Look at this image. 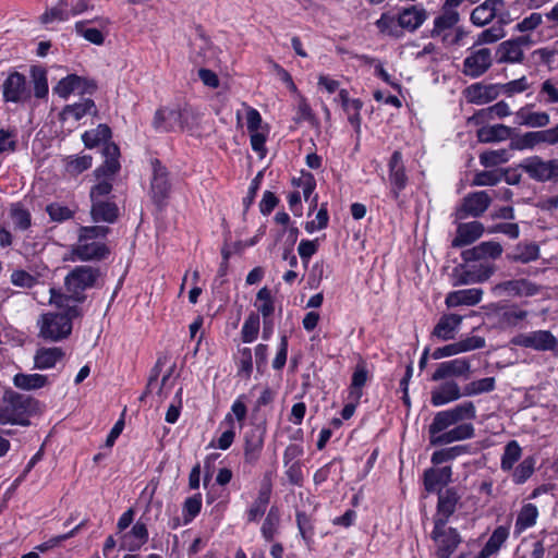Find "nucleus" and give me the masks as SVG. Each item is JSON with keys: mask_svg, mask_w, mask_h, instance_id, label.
Wrapping results in <instances>:
<instances>
[{"mask_svg": "<svg viewBox=\"0 0 558 558\" xmlns=\"http://www.w3.org/2000/svg\"><path fill=\"white\" fill-rule=\"evenodd\" d=\"M475 417L476 408L472 401L436 413L428 427L430 444L445 445L472 438L474 426L471 421Z\"/></svg>", "mask_w": 558, "mask_h": 558, "instance_id": "nucleus-1", "label": "nucleus"}, {"mask_svg": "<svg viewBox=\"0 0 558 558\" xmlns=\"http://www.w3.org/2000/svg\"><path fill=\"white\" fill-rule=\"evenodd\" d=\"M49 293V303L63 312L41 314L37 320L38 337L46 341L58 342L71 335L72 320L81 316V308L76 304H69L70 299L54 288H50Z\"/></svg>", "mask_w": 558, "mask_h": 558, "instance_id": "nucleus-2", "label": "nucleus"}, {"mask_svg": "<svg viewBox=\"0 0 558 558\" xmlns=\"http://www.w3.org/2000/svg\"><path fill=\"white\" fill-rule=\"evenodd\" d=\"M110 232L109 227H81L77 241L72 245L71 253L80 260H100L109 255L105 241Z\"/></svg>", "mask_w": 558, "mask_h": 558, "instance_id": "nucleus-3", "label": "nucleus"}, {"mask_svg": "<svg viewBox=\"0 0 558 558\" xmlns=\"http://www.w3.org/2000/svg\"><path fill=\"white\" fill-rule=\"evenodd\" d=\"M37 405L33 397L7 389L0 398V424L27 426L28 416L36 412Z\"/></svg>", "mask_w": 558, "mask_h": 558, "instance_id": "nucleus-4", "label": "nucleus"}, {"mask_svg": "<svg viewBox=\"0 0 558 558\" xmlns=\"http://www.w3.org/2000/svg\"><path fill=\"white\" fill-rule=\"evenodd\" d=\"M111 137V130L107 124H99L95 130L86 131L82 135L84 145L87 148H94L100 143H105L102 155L104 163L95 170L97 178H107L116 174L120 170V149L113 143H108Z\"/></svg>", "mask_w": 558, "mask_h": 558, "instance_id": "nucleus-5", "label": "nucleus"}, {"mask_svg": "<svg viewBox=\"0 0 558 558\" xmlns=\"http://www.w3.org/2000/svg\"><path fill=\"white\" fill-rule=\"evenodd\" d=\"M99 270L92 266H76L65 277L64 284L66 293H63L69 300V304L82 303L85 301L84 291L95 286Z\"/></svg>", "mask_w": 558, "mask_h": 558, "instance_id": "nucleus-6", "label": "nucleus"}, {"mask_svg": "<svg viewBox=\"0 0 558 558\" xmlns=\"http://www.w3.org/2000/svg\"><path fill=\"white\" fill-rule=\"evenodd\" d=\"M495 272L492 262L471 264L465 263L457 266L452 272L453 286H468L484 282Z\"/></svg>", "mask_w": 558, "mask_h": 558, "instance_id": "nucleus-7", "label": "nucleus"}, {"mask_svg": "<svg viewBox=\"0 0 558 558\" xmlns=\"http://www.w3.org/2000/svg\"><path fill=\"white\" fill-rule=\"evenodd\" d=\"M153 177L150 181V197L158 208H163L171 191L169 172L158 159L151 160Z\"/></svg>", "mask_w": 558, "mask_h": 558, "instance_id": "nucleus-8", "label": "nucleus"}, {"mask_svg": "<svg viewBox=\"0 0 558 558\" xmlns=\"http://www.w3.org/2000/svg\"><path fill=\"white\" fill-rule=\"evenodd\" d=\"M2 97L5 102L26 104L32 98V89L26 76L11 72L2 84Z\"/></svg>", "mask_w": 558, "mask_h": 558, "instance_id": "nucleus-9", "label": "nucleus"}, {"mask_svg": "<svg viewBox=\"0 0 558 558\" xmlns=\"http://www.w3.org/2000/svg\"><path fill=\"white\" fill-rule=\"evenodd\" d=\"M447 522L434 520L432 538L437 546L439 558H449L461 542L460 535L453 527H447Z\"/></svg>", "mask_w": 558, "mask_h": 558, "instance_id": "nucleus-10", "label": "nucleus"}, {"mask_svg": "<svg viewBox=\"0 0 558 558\" xmlns=\"http://www.w3.org/2000/svg\"><path fill=\"white\" fill-rule=\"evenodd\" d=\"M389 196L397 203L400 202V194L407 187L409 177L407 174L402 154L395 150L388 161Z\"/></svg>", "mask_w": 558, "mask_h": 558, "instance_id": "nucleus-11", "label": "nucleus"}, {"mask_svg": "<svg viewBox=\"0 0 558 558\" xmlns=\"http://www.w3.org/2000/svg\"><path fill=\"white\" fill-rule=\"evenodd\" d=\"M190 116L187 110L162 107L156 110L153 126L157 132H174L185 128Z\"/></svg>", "mask_w": 558, "mask_h": 558, "instance_id": "nucleus-12", "label": "nucleus"}, {"mask_svg": "<svg viewBox=\"0 0 558 558\" xmlns=\"http://www.w3.org/2000/svg\"><path fill=\"white\" fill-rule=\"evenodd\" d=\"M266 423L254 424L244 436V459L250 464L256 463L264 448Z\"/></svg>", "mask_w": 558, "mask_h": 558, "instance_id": "nucleus-13", "label": "nucleus"}, {"mask_svg": "<svg viewBox=\"0 0 558 558\" xmlns=\"http://www.w3.org/2000/svg\"><path fill=\"white\" fill-rule=\"evenodd\" d=\"M490 203L492 197L486 191L470 193L463 198L461 207L457 210V218L480 217L486 211Z\"/></svg>", "mask_w": 558, "mask_h": 558, "instance_id": "nucleus-14", "label": "nucleus"}, {"mask_svg": "<svg viewBox=\"0 0 558 558\" xmlns=\"http://www.w3.org/2000/svg\"><path fill=\"white\" fill-rule=\"evenodd\" d=\"M525 172L537 181H558V159L543 160L538 156L525 160Z\"/></svg>", "mask_w": 558, "mask_h": 558, "instance_id": "nucleus-15", "label": "nucleus"}, {"mask_svg": "<svg viewBox=\"0 0 558 558\" xmlns=\"http://www.w3.org/2000/svg\"><path fill=\"white\" fill-rule=\"evenodd\" d=\"M96 90V84L76 74H70L58 82L53 87V93L62 98H68L72 93L81 95L93 94Z\"/></svg>", "mask_w": 558, "mask_h": 558, "instance_id": "nucleus-16", "label": "nucleus"}, {"mask_svg": "<svg viewBox=\"0 0 558 558\" xmlns=\"http://www.w3.org/2000/svg\"><path fill=\"white\" fill-rule=\"evenodd\" d=\"M493 58L489 48L474 50L463 61V73L470 77L483 75L492 65Z\"/></svg>", "mask_w": 558, "mask_h": 558, "instance_id": "nucleus-17", "label": "nucleus"}, {"mask_svg": "<svg viewBox=\"0 0 558 558\" xmlns=\"http://www.w3.org/2000/svg\"><path fill=\"white\" fill-rule=\"evenodd\" d=\"M502 253V246L495 241H485L478 245L464 250L461 257L465 263H485L498 258Z\"/></svg>", "mask_w": 558, "mask_h": 558, "instance_id": "nucleus-18", "label": "nucleus"}, {"mask_svg": "<svg viewBox=\"0 0 558 558\" xmlns=\"http://www.w3.org/2000/svg\"><path fill=\"white\" fill-rule=\"evenodd\" d=\"M110 21L107 17H96L93 21H80L75 23V32L78 36H82L87 41L94 45H102L105 36L101 32L109 25Z\"/></svg>", "mask_w": 558, "mask_h": 558, "instance_id": "nucleus-19", "label": "nucleus"}, {"mask_svg": "<svg viewBox=\"0 0 558 558\" xmlns=\"http://www.w3.org/2000/svg\"><path fill=\"white\" fill-rule=\"evenodd\" d=\"M399 25L402 32L414 33L428 19V13L422 4L402 8L398 12Z\"/></svg>", "mask_w": 558, "mask_h": 558, "instance_id": "nucleus-20", "label": "nucleus"}, {"mask_svg": "<svg viewBox=\"0 0 558 558\" xmlns=\"http://www.w3.org/2000/svg\"><path fill=\"white\" fill-rule=\"evenodd\" d=\"M471 371L470 361L465 357L454 359L451 361L438 364L436 371L432 375V380L438 381L445 378L454 377H469Z\"/></svg>", "mask_w": 558, "mask_h": 558, "instance_id": "nucleus-21", "label": "nucleus"}, {"mask_svg": "<svg viewBox=\"0 0 558 558\" xmlns=\"http://www.w3.org/2000/svg\"><path fill=\"white\" fill-rule=\"evenodd\" d=\"M463 320V317L458 314H445L435 325L432 337L441 341L454 339L457 331Z\"/></svg>", "mask_w": 558, "mask_h": 558, "instance_id": "nucleus-22", "label": "nucleus"}, {"mask_svg": "<svg viewBox=\"0 0 558 558\" xmlns=\"http://www.w3.org/2000/svg\"><path fill=\"white\" fill-rule=\"evenodd\" d=\"M460 495L453 487L447 488L438 493L437 512L434 520L448 522L449 518L454 513Z\"/></svg>", "mask_w": 558, "mask_h": 558, "instance_id": "nucleus-23", "label": "nucleus"}, {"mask_svg": "<svg viewBox=\"0 0 558 558\" xmlns=\"http://www.w3.org/2000/svg\"><path fill=\"white\" fill-rule=\"evenodd\" d=\"M450 466L430 468L424 472V486L428 493H439L451 481Z\"/></svg>", "mask_w": 558, "mask_h": 558, "instance_id": "nucleus-24", "label": "nucleus"}, {"mask_svg": "<svg viewBox=\"0 0 558 558\" xmlns=\"http://www.w3.org/2000/svg\"><path fill=\"white\" fill-rule=\"evenodd\" d=\"M119 215V207L110 199L92 202L90 216L94 222L113 223Z\"/></svg>", "mask_w": 558, "mask_h": 558, "instance_id": "nucleus-25", "label": "nucleus"}, {"mask_svg": "<svg viewBox=\"0 0 558 558\" xmlns=\"http://www.w3.org/2000/svg\"><path fill=\"white\" fill-rule=\"evenodd\" d=\"M484 226L480 221H471L460 223L457 228V235L452 240L453 247H462L469 245L482 236Z\"/></svg>", "mask_w": 558, "mask_h": 558, "instance_id": "nucleus-26", "label": "nucleus"}, {"mask_svg": "<svg viewBox=\"0 0 558 558\" xmlns=\"http://www.w3.org/2000/svg\"><path fill=\"white\" fill-rule=\"evenodd\" d=\"M461 397H464L463 389L461 390L456 381L449 380L432 391L430 402L434 407H440Z\"/></svg>", "mask_w": 558, "mask_h": 558, "instance_id": "nucleus-27", "label": "nucleus"}, {"mask_svg": "<svg viewBox=\"0 0 558 558\" xmlns=\"http://www.w3.org/2000/svg\"><path fill=\"white\" fill-rule=\"evenodd\" d=\"M483 290L480 288H471L449 292L445 303L448 307H457L460 305L474 306L482 301Z\"/></svg>", "mask_w": 558, "mask_h": 558, "instance_id": "nucleus-28", "label": "nucleus"}, {"mask_svg": "<svg viewBox=\"0 0 558 558\" xmlns=\"http://www.w3.org/2000/svg\"><path fill=\"white\" fill-rule=\"evenodd\" d=\"M271 484L263 482L258 490L256 499L252 502L246 511L248 522H257L265 514L267 506L270 501Z\"/></svg>", "mask_w": 558, "mask_h": 558, "instance_id": "nucleus-29", "label": "nucleus"}, {"mask_svg": "<svg viewBox=\"0 0 558 558\" xmlns=\"http://www.w3.org/2000/svg\"><path fill=\"white\" fill-rule=\"evenodd\" d=\"M65 353L61 348H38L34 355V367L37 369H49L63 360Z\"/></svg>", "mask_w": 558, "mask_h": 558, "instance_id": "nucleus-30", "label": "nucleus"}, {"mask_svg": "<svg viewBox=\"0 0 558 558\" xmlns=\"http://www.w3.org/2000/svg\"><path fill=\"white\" fill-rule=\"evenodd\" d=\"M466 98L470 102L483 105L498 97L500 94L498 85L473 84L465 89Z\"/></svg>", "mask_w": 558, "mask_h": 558, "instance_id": "nucleus-31", "label": "nucleus"}, {"mask_svg": "<svg viewBox=\"0 0 558 558\" xmlns=\"http://www.w3.org/2000/svg\"><path fill=\"white\" fill-rule=\"evenodd\" d=\"M148 541V530L146 524L137 521L130 532L122 536V548L129 551L138 550Z\"/></svg>", "mask_w": 558, "mask_h": 558, "instance_id": "nucleus-32", "label": "nucleus"}, {"mask_svg": "<svg viewBox=\"0 0 558 558\" xmlns=\"http://www.w3.org/2000/svg\"><path fill=\"white\" fill-rule=\"evenodd\" d=\"M511 113L509 105L501 100L490 107L484 108L475 112L471 118H469V122L480 125L484 124L495 118H504Z\"/></svg>", "mask_w": 558, "mask_h": 558, "instance_id": "nucleus-33", "label": "nucleus"}, {"mask_svg": "<svg viewBox=\"0 0 558 558\" xmlns=\"http://www.w3.org/2000/svg\"><path fill=\"white\" fill-rule=\"evenodd\" d=\"M542 144H558V124L546 130L525 132V148H534Z\"/></svg>", "mask_w": 558, "mask_h": 558, "instance_id": "nucleus-34", "label": "nucleus"}, {"mask_svg": "<svg viewBox=\"0 0 558 558\" xmlns=\"http://www.w3.org/2000/svg\"><path fill=\"white\" fill-rule=\"evenodd\" d=\"M50 384L49 377L41 374L17 373L13 377V385L21 390H37Z\"/></svg>", "mask_w": 558, "mask_h": 558, "instance_id": "nucleus-35", "label": "nucleus"}, {"mask_svg": "<svg viewBox=\"0 0 558 558\" xmlns=\"http://www.w3.org/2000/svg\"><path fill=\"white\" fill-rule=\"evenodd\" d=\"M460 15L456 10H442V13L434 20V27L430 32V36L442 37V41H446L445 32L451 29L458 24Z\"/></svg>", "mask_w": 558, "mask_h": 558, "instance_id": "nucleus-36", "label": "nucleus"}, {"mask_svg": "<svg viewBox=\"0 0 558 558\" xmlns=\"http://www.w3.org/2000/svg\"><path fill=\"white\" fill-rule=\"evenodd\" d=\"M514 130L504 124L482 126L477 130V138L482 143H492L507 140Z\"/></svg>", "mask_w": 558, "mask_h": 558, "instance_id": "nucleus-37", "label": "nucleus"}, {"mask_svg": "<svg viewBox=\"0 0 558 558\" xmlns=\"http://www.w3.org/2000/svg\"><path fill=\"white\" fill-rule=\"evenodd\" d=\"M497 315L498 323L504 329L515 327L523 320V310L519 305L514 304L500 306Z\"/></svg>", "mask_w": 558, "mask_h": 558, "instance_id": "nucleus-38", "label": "nucleus"}, {"mask_svg": "<svg viewBox=\"0 0 558 558\" xmlns=\"http://www.w3.org/2000/svg\"><path fill=\"white\" fill-rule=\"evenodd\" d=\"M280 522L281 513L279 508L276 506L270 507L260 527L262 536L266 542H272L279 534Z\"/></svg>", "mask_w": 558, "mask_h": 558, "instance_id": "nucleus-39", "label": "nucleus"}, {"mask_svg": "<svg viewBox=\"0 0 558 558\" xmlns=\"http://www.w3.org/2000/svg\"><path fill=\"white\" fill-rule=\"evenodd\" d=\"M557 344V339L547 330H538L525 336V347H531L536 350L554 351Z\"/></svg>", "mask_w": 558, "mask_h": 558, "instance_id": "nucleus-40", "label": "nucleus"}, {"mask_svg": "<svg viewBox=\"0 0 558 558\" xmlns=\"http://www.w3.org/2000/svg\"><path fill=\"white\" fill-rule=\"evenodd\" d=\"M96 112L97 110L94 100L90 98H84L80 102L68 105L63 109L61 116L63 120L68 118H73L75 121H78L87 113L96 114Z\"/></svg>", "mask_w": 558, "mask_h": 558, "instance_id": "nucleus-41", "label": "nucleus"}, {"mask_svg": "<svg viewBox=\"0 0 558 558\" xmlns=\"http://www.w3.org/2000/svg\"><path fill=\"white\" fill-rule=\"evenodd\" d=\"M337 100L341 104L342 109L345 107H353V113L350 114V124L354 128L356 133L361 131V114L360 111L363 102L360 99H351L347 89H340Z\"/></svg>", "mask_w": 558, "mask_h": 558, "instance_id": "nucleus-42", "label": "nucleus"}, {"mask_svg": "<svg viewBox=\"0 0 558 558\" xmlns=\"http://www.w3.org/2000/svg\"><path fill=\"white\" fill-rule=\"evenodd\" d=\"M500 60L506 62H520L523 59V38L508 40L500 46Z\"/></svg>", "mask_w": 558, "mask_h": 558, "instance_id": "nucleus-43", "label": "nucleus"}, {"mask_svg": "<svg viewBox=\"0 0 558 558\" xmlns=\"http://www.w3.org/2000/svg\"><path fill=\"white\" fill-rule=\"evenodd\" d=\"M72 16L68 0H59L56 5L45 11L40 16L44 24L54 21L64 22Z\"/></svg>", "mask_w": 558, "mask_h": 558, "instance_id": "nucleus-44", "label": "nucleus"}, {"mask_svg": "<svg viewBox=\"0 0 558 558\" xmlns=\"http://www.w3.org/2000/svg\"><path fill=\"white\" fill-rule=\"evenodd\" d=\"M378 31L385 35L393 38H401L403 32L400 29L399 16H393L389 13H383L375 23Z\"/></svg>", "mask_w": 558, "mask_h": 558, "instance_id": "nucleus-45", "label": "nucleus"}, {"mask_svg": "<svg viewBox=\"0 0 558 558\" xmlns=\"http://www.w3.org/2000/svg\"><path fill=\"white\" fill-rule=\"evenodd\" d=\"M522 456V448L517 440L509 441L501 457L500 468L505 472L513 470L514 464L520 460Z\"/></svg>", "mask_w": 558, "mask_h": 558, "instance_id": "nucleus-46", "label": "nucleus"}, {"mask_svg": "<svg viewBox=\"0 0 558 558\" xmlns=\"http://www.w3.org/2000/svg\"><path fill=\"white\" fill-rule=\"evenodd\" d=\"M10 217L15 230L24 232L32 226V215L29 210L21 204L12 205L10 209Z\"/></svg>", "mask_w": 558, "mask_h": 558, "instance_id": "nucleus-47", "label": "nucleus"}, {"mask_svg": "<svg viewBox=\"0 0 558 558\" xmlns=\"http://www.w3.org/2000/svg\"><path fill=\"white\" fill-rule=\"evenodd\" d=\"M508 534L509 532L507 527L498 526L493 532L487 543L485 544L484 548L482 549L481 558H487L490 555L495 554L507 539Z\"/></svg>", "mask_w": 558, "mask_h": 558, "instance_id": "nucleus-48", "label": "nucleus"}, {"mask_svg": "<svg viewBox=\"0 0 558 558\" xmlns=\"http://www.w3.org/2000/svg\"><path fill=\"white\" fill-rule=\"evenodd\" d=\"M31 75L34 85L35 97L38 99L46 98L49 92L47 71L40 66H32Z\"/></svg>", "mask_w": 558, "mask_h": 558, "instance_id": "nucleus-49", "label": "nucleus"}, {"mask_svg": "<svg viewBox=\"0 0 558 558\" xmlns=\"http://www.w3.org/2000/svg\"><path fill=\"white\" fill-rule=\"evenodd\" d=\"M495 389V378L485 377L477 380H473L463 386V396L473 397L486 392H490Z\"/></svg>", "mask_w": 558, "mask_h": 558, "instance_id": "nucleus-50", "label": "nucleus"}, {"mask_svg": "<svg viewBox=\"0 0 558 558\" xmlns=\"http://www.w3.org/2000/svg\"><path fill=\"white\" fill-rule=\"evenodd\" d=\"M368 372L366 364L364 362L357 363L352 375L350 395L354 396L356 399H360L362 396V388L366 384Z\"/></svg>", "mask_w": 558, "mask_h": 558, "instance_id": "nucleus-51", "label": "nucleus"}, {"mask_svg": "<svg viewBox=\"0 0 558 558\" xmlns=\"http://www.w3.org/2000/svg\"><path fill=\"white\" fill-rule=\"evenodd\" d=\"M10 282L17 288L32 289L38 282V278L24 269H14L10 275Z\"/></svg>", "mask_w": 558, "mask_h": 558, "instance_id": "nucleus-52", "label": "nucleus"}, {"mask_svg": "<svg viewBox=\"0 0 558 558\" xmlns=\"http://www.w3.org/2000/svg\"><path fill=\"white\" fill-rule=\"evenodd\" d=\"M259 325V316L255 313L250 314L241 330L243 342L251 343L257 338Z\"/></svg>", "mask_w": 558, "mask_h": 558, "instance_id": "nucleus-53", "label": "nucleus"}, {"mask_svg": "<svg viewBox=\"0 0 558 558\" xmlns=\"http://www.w3.org/2000/svg\"><path fill=\"white\" fill-rule=\"evenodd\" d=\"M46 213L48 214L50 220L54 222H63L72 219L74 216V211L72 209L60 203H51L47 205Z\"/></svg>", "mask_w": 558, "mask_h": 558, "instance_id": "nucleus-54", "label": "nucleus"}, {"mask_svg": "<svg viewBox=\"0 0 558 558\" xmlns=\"http://www.w3.org/2000/svg\"><path fill=\"white\" fill-rule=\"evenodd\" d=\"M509 155L506 149L487 150L480 155L481 165L485 168L495 167L508 161Z\"/></svg>", "mask_w": 558, "mask_h": 558, "instance_id": "nucleus-55", "label": "nucleus"}, {"mask_svg": "<svg viewBox=\"0 0 558 558\" xmlns=\"http://www.w3.org/2000/svg\"><path fill=\"white\" fill-rule=\"evenodd\" d=\"M85 525V522L82 521L81 523H78L75 527H73L71 531H69L68 533H64V534H61V535H58V536H54V537H51L50 539H48L47 542H44L41 544H39L38 546L35 547L36 550H39L41 553H45L56 546H58L61 542H64L71 537H73L74 535H76L78 533V531Z\"/></svg>", "mask_w": 558, "mask_h": 558, "instance_id": "nucleus-56", "label": "nucleus"}, {"mask_svg": "<svg viewBox=\"0 0 558 558\" xmlns=\"http://www.w3.org/2000/svg\"><path fill=\"white\" fill-rule=\"evenodd\" d=\"M202 495L195 494L185 499L183 505L184 521L187 523L192 521L201 511Z\"/></svg>", "mask_w": 558, "mask_h": 558, "instance_id": "nucleus-57", "label": "nucleus"}, {"mask_svg": "<svg viewBox=\"0 0 558 558\" xmlns=\"http://www.w3.org/2000/svg\"><path fill=\"white\" fill-rule=\"evenodd\" d=\"M329 221V215L327 210V205L323 204L319 210L316 214V218L312 221H307L305 223V230L308 233H313L316 230H323L327 228Z\"/></svg>", "mask_w": 558, "mask_h": 558, "instance_id": "nucleus-58", "label": "nucleus"}, {"mask_svg": "<svg viewBox=\"0 0 558 558\" xmlns=\"http://www.w3.org/2000/svg\"><path fill=\"white\" fill-rule=\"evenodd\" d=\"M92 156L83 155L80 157L71 158L66 161V171L72 174H78L87 170L92 166Z\"/></svg>", "mask_w": 558, "mask_h": 558, "instance_id": "nucleus-59", "label": "nucleus"}, {"mask_svg": "<svg viewBox=\"0 0 558 558\" xmlns=\"http://www.w3.org/2000/svg\"><path fill=\"white\" fill-rule=\"evenodd\" d=\"M522 289H523L522 280H509V281L501 282L495 287V291L499 295H504V296L520 295Z\"/></svg>", "mask_w": 558, "mask_h": 558, "instance_id": "nucleus-60", "label": "nucleus"}, {"mask_svg": "<svg viewBox=\"0 0 558 558\" xmlns=\"http://www.w3.org/2000/svg\"><path fill=\"white\" fill-rule=\"evenodd\" d=\"M495 17V13H492L487 5L480 4L471 13V22L476 26H484L492 22Z\"/></svg>", "mask_w": 558, "mask_h": 558, "instance_id": "nucleus-61", "label": "nucleus"}, {"mask_svg": "<svg viewBox=\"0 0 558 558\" xmlns=\"http://www.w3.org/2000/svg\"><path fill=\"white\" fill-rule=\"evenodd\" d=\"M318 251L317 240H302L298 246V253L303 262L304 266L307 267L310 258Z\"/></svg>", "mask_w": 558, "mask_h": 558, "instance_id": "nucleus-62", "label": "nucleus"}, {"mask_svg": "<svg viewBox=\"0 0 558 558\" xmlns=\"http://www.w3.org/2000/svg\"><path fill=\"white\" fill-rule=\"evenodd\" d=\"M43 250V245L40 242L36 241V238L31 234H25L20 248L19 253L24 256H31L39 253Z\"/></svg>", "mask_w": 558, "mask_h": 558, "instance_id": "nucleus-63", "label": "nucleus"}, {"mask_svg": "<svg viewBox=\"0 0 558 558\" xmlns=\"http://www.w3.org/2000/svg\"><path fill=\"white\" fill-rule=\"evenodd\" d=\"M112 191V184L108 180H102L90 189V202L108 201V196Z\"/></svg>", "mask_w": 558, "mask_h": 558, "instance_id": "nucleus-64", "label": "nucleus"}]
</instances>
